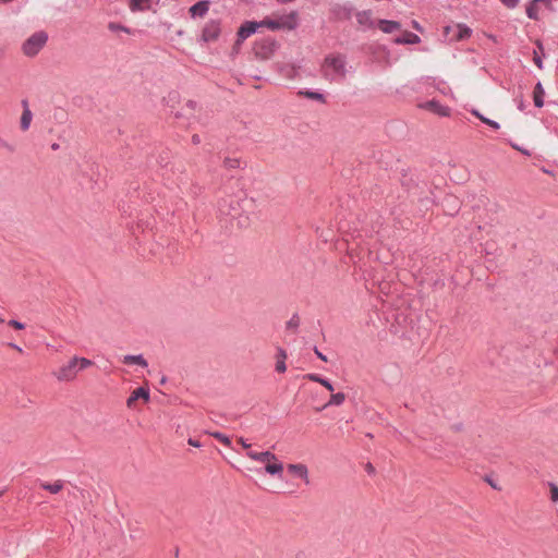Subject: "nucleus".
Here are the masks:
<instances>
[{"instance_id": "obj_1", "label": "nucleus", "mask_w": 558, "mask_h": 558, "mask_svg": "<svg viewBox=\"0 0 558 558\" xmlns=\"http://www.w3.org/2000/svg\"><path fill=\"white\" fill-rule=\"evenodd\" d=\"M92 365L93 361L86 357L74 356L54 372L53 375L59 381H71L76 377L78 371H83Z\"/></svg>"}, {"instance_id": "obj_2", "label": "nucleus", "mask_w": 558, "mask_h": 558, "mask_svg": "<svg viewBox=\"0 0 558 558\" xmlns=\"http://www.w3.org/2000/svg\"><path fill=\"white\" fill-rule=\"evenodd\" d=\"M246 199L241 195H227L218 203V210L221 215L236 218L242 210V204Z\"/></svg>"}, {"instance_id": "obj_3", "label": "nucleus", "mask_w": 558, "mask_h": 558, "mask_svg": "<svg viewBox=\"0 0 558 558\" xmlns=\"http://www.w3.org/2000/svg\"><path fill=\"white\" fill-rule=\"evenodd\" d=\"M279 44L272 37L256 40L253 46L254 56L259 60H269L278 50Z\"/></svg>"}, {"instance_id": "obj_4", "label": "nucleus", "mask_w": 558, "mask_h": 558, "mask_svg": "<svg viewBox=\"0 0 558 558\" xmlns=\"http://www.w3.org/2000/svg\"><path fill=\"white\" fill-rule=\"evenodd\" d=\"M48 40L46 32L40 31L34 33L22 46V50L27 57H35L44 48Z\"/></svg>"}, {"instance_id": "obj_5", "label": "nucleus", "mask_w": 558, "mask_h": 558, "mask_svg": "<svg viewBox=\"0 0 558 558\" xmlns=\"http://www.w3.org/2000/svg\"><path fill=\"white\" fill-rule=\"evenodd\" d=\"M220 35H221V21L218 19L209 20L203 26L197 41L201 44L215 43L219 39Z\"/></svg>"}, {"instance_id": "obj_6", "label": "nucleus", "mask_w": 558, "mask_h": 558, "mask_svg": "<svg viewBox=\"0 0 558 558\" xmlns=\"http://www.w3.org/2000/svg\"><path fill=\"white\" fill-rule=\"evenodd\" d=\"M354 7L351 3H333L330 7V19L337 22L349 21L354 14Z\"/></svg>"}, {"instance_id": "obj_7", "label": "nucleus", "mask_w": 558, "mask_h": 558, "mask_svg": "<svg viewBox=\"0 0 558 558\" xmlns=\"http://www.w3.org/2000/svg\"><path fill=\"white\" fill-rule=\"evenodd\" d=\"M345 64V58L341 54L329 56L325 59V65L330 68L337 76L342 78L347 74Z\"/></svg>"}, {"instance_id": "obj_8", "label": "nucleus", "mask_w": 558, "mask_h": 558, "mask_svg": "<svg viewBox=\"0 0 558 558\" xmlns=\"http://www.w3.org/2000/svg\"><path fill=\"white\" fill-rule=\"evenodd\" d=\"M260 28L257 21H245L236 32V45H241L246 38L255 34Z\"/></svg>"}, {"instance_id": "obj_9", "label": "nucleus", "mask_w": 558, "mask_h": 558, "mask_svg": "<svg viewBox=\"0 0 558 558\" xmlns=\"http://www.w3.org/2000/svg\"><path fill=\"white\" fill-rule=\"evenodd\" d=\"M277 22L279 31H294L299 26V14L296 11H291L288 14L280 15Z\"/></svg>"}, {"instance_id": "obj_10", "label": "nucleus", "mask_w": 558, "mask_h": 558, "mask_svg": "<svg viewBox=\"0 0 558 558\" xmlns=\"http://www.w3.org/2000/svg\"><path fill=\"white\" fill-rule=\"evenodd\" d=\"M371 10L360 11L355 14L356 22L362 31L372 29L375 27Z\"/></svg>"}, {"instance_id": "obj_11", "label": "nucleus", "mask_w": 558, "mask_h": 558, "mask_svg": "<svg viewBox=\"0 0 558 558\" xmlns=\"http://www.w3.org/2000/svg\"><path fill=\"white\" fill-rule=\"evenodd\" d=\"M210 1L209 0H201L193 4L189 12L191 16L194 17H204L209 11Z\"/></svg>"}, {"instance_id": "obj_12", "label": "nucleus", "mask_w": 558, "mask_h": 558, "mask_svg": "<svg viewBox=\"0 0 558 558\" xmlns=\"http://www.w3.org/2000/svg\"><path fill=\"white\" fill-rule=\"evenodd\" d=\"M288 472L302 478L306 485L310 484L308 478V469L305 464L296 463V464H288Z\"/></svg>"}, {"instance_id": "obj_13", "label": "nucleus", "mask_w": 558, "mask_h": 558, "mask_svg": "<svg viewBox=\"0 0 558 558\" xmlns=\"http://www.w3.org/2000/svg\"><path fill=\"white\" fill-rule=\"evenodd\" d=\"M138 399H143L145 402L149 401V390L144 387L136 388L126 400L129 408L133 407L134 402Z\"/></svg>"}, {"instance_id": "obj_14", "label": "nucleus", "mask_w": 558, "mask_h": 558, "mask_svg": "<svg viewBox=\"0 0 558 558\" xmlns=\"http://www.w3.org/2000/svg\"><path fill=\"white\" fill-rule=\"evenodd\" d=\"M541 3L548 4V0H531L527 3L525 12H526V15H527L529 19L534 20V21H537L539 19V15H538L539 8H538V5Z\"/></svg>"}, {"instance_id": "obj_15", "label": "nucleus", "mask_w": 558, "mask_h": 558, "mask_svg": "<svg viewBox=\"0 0 558 558\" xmlns=\"http://www.w3.org/2000/svg\"><path fill=\"white\" fill-rule=\"evenodd\" d=\"M22 106H23V112H22V117H21V129L23 131H26L29 129L33 114H32V111L29 110L28 101L26 99L22 100Z\"/></svg>"}, {"instance_id": "obj_16", "label": "nucleus", "mask_w": 558, "mask_h": 558, "mask_svg": "<svg viewBox=\"0 0 558 558\" xmlns=\"http://www.w3.org/2000/svg\"><path fill=\"white\" fill-rule=\"evenodd\" d=\"M287 352L283 348L278 347L277 353H276V372L282 374L287 371L286 360H287Z\"/></svg>"}, {"instance_id": "obj_17", "label": "nucleus", "mask_w": 558, "mask_h": 558, "mask_svg": "<svg viewBox=\"0 0 558 558\" xmlns=\"http://www.w3.org/2000/svg\"><path fill=\"white\" fill-rule=\"evenodd\" d=\"M379 29L385 34H391L395 31H398L401 27V24L397 21L391 20H379L378 21Z\"/></svg>"}, {"instance_id": "obj_18", "label": "nucleus", "mask_w": 558, "mask_h": 558, "mask_svg": "<svg viewBox=\"0 0 558 558\" xmlns=\"http://www.w3.org/2000/svg\"><path fill=\"white\" fill-rule=\"evenodd\" d=\"M544 96L545 90L543 85L541 82H537L533 90V101L536 108H542L544 106Z\"/></svg>"}, {"instance_id": "obj_19", "label": "nucleus", "mask_w": 558, "mask_h": 558, "mask_svg": "<svg viewBox=\"0 0 558 558\" xmlns=\"http://www.w3.org/2000/svg\"><path fill=\"white\" fill-rule=\"evenodd\" d=\"M40 487L50 494H58L63 489L64 481L57 480L53 483L40 482Z\"/></svg>"}, {"instance_id": "obj_20", "label": "nucleus", "mask_w": 558, "mask_h": 558, "mask_svg": "<svg viewBox=\"0 0 558 558\" xmlns=\"http://www.w3.org/2000/svg\"><path fill=\"white\" fill-rule=\"evenodd\" d=\"M245 166V161H243L239 157H225L223 158V167L228 170L241 169Z\"/></svg>"}, {"instance_id": "obj_21", "label": "nucleus", "mask_w": 558, "mask_h": 558, "mask_svg": "<svg viewBox=\"0 0 558 558\" xmlns=\"http://www.w3.org/2000/svg\"><path fill=\"white\" fill-rule=\"evenodd\" d=\"M426 107L432 109L435 113L441 116V117H447L449 116V111L450 109L447 107V106H444L441 105L439 101L437 100H430L426 104Z\"/></svg>"}, {"instance_id": "obj_22", "label": "nucleus", "mask_w": 558, "mask_h": 558, "mask_svg": "<svg viewBox=\"0 0 558 558\" xmlns=\"http://www.w3.org/2000/svg\"><path fill=\"white\" fill-rule=\"evenodd\" d=\"M122 362L128 365L137 364L142 367H147V365H148L147 361L144 359V356L142 354L124 355Z\"/></svg>"}, {"instance_id": "obj_23", "label": "nucleus", "mask_w": 558, "mask_h": 558, "mask_svg": "<svg viewBox=\"0 0 558 558\" xmlns=\"http://www.w3.org/2000/svg\"><path fill=\"white\" fill-rule=\"evenodd\" d=\"M305 378H307L311 381L318 383V384L323 385L329 391H333L332 384L328 379L322 377L318 374L310 373V374L305 375Z\"/></svg>"}, {"instance_id": "obj_24", "label": "nucleus", "mask_w": 558, "mask_h": 558, "mask_svg": "<svg viewBox=\"0 0 558 558\" xmlns=\"http://www.w3.org/2000/svg\"><path fill=\"white\" fill-rule=\"evenodd\" d=\"M278 71L289 80H293L298 75V69L292 64L278 65Z\"/></svg>"}, {"instance_id": "obj_25", "label": "nucleus", "mask_w": 558, "mask_h": 558, "mask_svg": "<svg viewBox=\"0 0 558 558\" xmlns=\"http://www.w3.org/2000/svg\"><path fill=\"white\" fill-rule=\"evenodd\" d=\"M397 44H417L421 41V38L411 32H405L401 37H398L395 40Z\"/></svg>"}, {"instance_id": "obj_26", "label": "nucleus", "mask_w": 558, "mask_h": 558, "mask_svg": "<svg viewBox=\"0 0 558 558\" xmlns=\"http://www.w3.org/2000/svg\"><path fill=\"white\" fill-rule=\"evenodd\" d=\"M283 470V464L281 462L275 461L274 463H268L265 466V471L270 475H281Z\"/></svg>"}, {"instance_id": "obj_27", "label": "nucleus", "mask_w": 558, "mask_h": 558, "mask_svg": "<svg viewBox=\"0 0 558 558\" xmlns=\"http://www.w3.org/2000/svg\"><path fill=\"white\" fill-rule=\"evenodd\" d=\"M345 400V395L343 392H337L331 395L329 401L325 404L324 408L330 407V405H341Z\"/></svg>"}, {"instance_id": "obj_28", "label": "nucleus", "mask_w": 558, "mask_h": 558, "mask_svg": "<svg viewBox=\"0 0 558 558\" xmlns=\"http://www.w3.org/2000/svg\"><path fill=\"white\" fill-rule=\"evenodd\" d=\"M150 0H130V9L132 11H142L148 8Z\"/></svg>"}, {"instance_id": "obj_29", "label": "nucleus", "mask_w": 558, "mask_h": 558, "mask_svg": "<svg viewBox=\"0 0 558 558\" xmlns=\"http://www.w3.org/2000/svg\"><path fill=\"white\" fill-rule=\"evenodd\" d=\"M258 24H260V27H267L271 31H279L277 19L265 17L264 20L259 21Z\"/></svg>"}, {"instance_id": "obj_30", "label": "nucleus", "mask_w": 558, "mask_h": 558, "mask_svg": "<svg viewBox=\"0 0 558 558\" xmlns=\"http://www.w3.org/2000/svg\"><path fill=\"white\" fill-rule=\"evenodd\" d=\"M256 461L258 462H266V461H277V457L275 453L270 451H263L258 453V457H256Z\"/></svg>"}, {"instance_id": "obj_31", "label": "nucleus", "mask_w": 558, "mask_h": 558, "mask_svg": "<svg viewBox=\"0 0 558 558\" xmlns=\"http://www.w3.org/2000/svg\"><path fill=\"white\" fill-rule=\"evenodd\" d=\"M300 326V317L296 313H294L291 318L287 322V329L298 330Z\"/></svg>"}, {"instance_id": "obj_32", "label": "nucleus", "mask_w": 558, "mask_h": 558, "mask_svg": "<svg viewBox=\"0 0 558 558\" xmlns=\"http://www.w3.org/2000/svg\"><path fill=\"white\" fill-rule=\"evenodd\" d=\"M210 436H213L215 439H217L227 447L231 445L230 438L220 432H213L210 433Z\"/></svg>"}, {"instance_id": "obj_33", "label": "nucleus", "mask_w": 558, "mask_h": 558, "mask_svg": "<svg viewBox=\"0 0 558 558\" xmlns=\"http://www.w3.org/2000/svg\"><path fill=\"white\" fill-rule=\"evenodd\" d=\"M548 486L550 489V500L553 502H558V486L553 482H549Z\"/></svg>"}, {"instance_id": "obj_34", "label": "nucleus", "mask_w": 558, "mask_h": 558, "mask_svg": "<svg viewBox=\"0 0 558 558\" xmlns=\"http://www.w3.org/2000/svg\"><path fill=\"white\" fill-rule=\"evenodd\" d=\"M108 27L112 32H120V31L121 32H125V33L130 32L128 27H125V26H123L121 24H118V23H113V22L109 23Z\"/></svg>"}, {"instance_id": "obj_35", "label": "nucleus", "mask_w": 558, "mask_h": 558, "mask_svg": "<svg viewBox=\"0 0 558 558\" xmlns=\"http://www.w3.org/2000/svg\"><path fill=\"white\" fill-rule=\"evenodd\" d=\"M484 124L490 126L492 129L494 130H499L500 129V124L495 121V120H492L489 118H486L485 116L483 117V119L481 120Z\"/></svg>"}, {"instance_id": "obj_36", "label": "nucleus", "mask_w": 558, "mask_h": 558, "mask_svg": "<svg viewBox=\"0 0 558 558\" xmlns=\"http://www.w3.org/2000/svg\"><path fill=\"white\" fill-rule=\"evenodd\" d=\"M306 97L311 98V99H315V100H318V101H322L324 102L325 101V96L320 93H317V92H306L305 93Z\"/></svg>"}, {"instance_id": "obj_37", "label": "nucleus", "mask_w": 558, "mask_h": 558, "mask_svg": "<svg viewBox=\"0 0 558 558\" xmlns=\"http://www.w3.org/2000/svg\"><path fill=\"white\" fill-rule=\"evenodd\" d=\"M500 2L508 9H514L518 7L520 0H500Z\"/></svg>"}, {"instance_id": "obj_38", "label": "nucleus", "mask_w": 558, "mask_h": 558, "mask_svg": "<svg viewBox=\"0 0 558 558\" xmlns=\"http://www.w3.org/2000/svg\"><path fill=\"white\" fill-rule=\"evenodd\" d=\"M471 36V29L466 26L460 27L459 39H464Z\"/></svg>"}, {"instance_id": "obj_39", "label": "nucleus", "mask_w": 558, "mask_h": 558, "mask_svg": "<svg viewBox=\"0 0 558 558\" xmlns=\"http://www.w3.org/2000/svg\"><path fill=\"white\" fill-rule=\"evenodd\" d=\"M8 324H9V326H11L17 330H22L25 328V325L16 319H11V320H9Z\"/></svg>"}, {"instance_id": "obj_40", "label": "nucleus", "mask_w": 558, "mask_h": 558, "mask_svg": "<svg viewBox=\"0 0 558 558\" xmlns=\"http://www.w3.org/2000/svg\"><path fill=\"white\" fill-rule=\"evenodd\" d=\"M533 61L535 63V65L538 68V69H543V60H542V57L537 53L536 50H534V58H533Z\"/></svg>"}, {"instance_id": "obj_41", "label": "nucleus", "mask_w": 558, "mask_h": 558, "mask_svg": "<svg viewBox=\"0 0 558 558\" xmlns=\"http://www.w3.org/2000/svg\"><path fill=\"white\" fill-rule=\"evenodd\" d=\"M0 148H4V149H7L9 151H14V146L9 144L8 142H5L1 137H0Z\"/></svg>"}, {"instance_id": "obj_42", "label": "nucleus", "mask_w": 558, "mask_h": 558, "mask_svg": "<svg viewBox=\"0 0 558 558\" xmlns=\"http://www.w3.org/2000/svg\"><path fill=\"white\" fill-rule=\"evenodd\" d=\"M314 352L320 361H323V362L328 361L327 356L323 352H320L317 347H314Z\"/></svg>"}, {"instance_id": "obj_43", "label": "nucleus", "mask_w": 558, "mask_h": 558, "mask_svg": "<svg viewBox=\"0 0 558 558\" xmlns=\"http://www.w3.org/2000/svg\"><path fill=\"white\" fill-rule=\"evenodd\" d=\"M365 471L369 474V475H374L376 470L374 468V465L371 463V462H367L365 464Z\"/></svg>"}, {"instance_id": "obj_44", "label": "nucleus", "mask_w": 558, "mask_h": 558, "mask_svg": "<svg viewBox=\"0 0 558 558\" xmlns=\"http://www.w3.org/2000/svg\"><path fill=\"white\" fill-rule=\"evenodd\" d=\"M187 442L190 446H193L195 448H199L202 446L201 442L194 438H189Z\"/></svg>"}, {"instance_id": "obj_45", "label": "nucleus", "mask_w": 558, "mask_h": 558, "mask_svg": "<svg viewBox=\"0 0 558 558\" xmlns=\"http://www.w3.org/2000/svg\"><path fill=\"white\" fill-rule=\"evenodd\" d=\"M239 442H240V444H241V446H242L243 448H245V449L251 448V444H248V442H247V440H246V439H244L243 437H240V438H239Z\"/></svg>"}, {"instance_id": "obj_46", "label": "nucleus", "mask_w": 558, "mask_h": 558, "mask_svg": "<svg viewBox=\"0 0 558 558\" xmlns=\"http://www.w3.org/2000/svg\"><path fill=\"white\" fill-rule=\"evenodd\" d=\"M258 453H259V452L248 450V451L246 452V456H247L250 459H252V460H255V461H256V457H258Z\"/></svg>"}, {"instance_id": "obj_47", "label": "nucleus", "mask_w": 558, "mask_h": 558, "mask_svg": "<svg viewBox=\"0 0 558 558\" xmlns=\"http://www.w3.org/2000/svg\"><path fill=\"white\" fill-rule=\"evenodd\" d=\"M192 143H193L194 145H198V144L201 143V136H199L198 134H194V135L192 136Z\"/></svg>"}, {"instance_id": "obj_48", "label": "nucleus", "mask_w": 558, "mask_h": 558, "mask_svg": "<svg viewBox=\"0 0 558 558\" xmlns=\"http://www.w3.org/2000/svg\"><path fill=\"white\" fill-rule=\"evenodd\" d=\"M471 113H472L473 116H475V117H476L477 119H480V120H482V119H483V117H484V116H483V114H482L477 109H473V110L471 111Z\"/></svg>"}, {"instance_id": "obj_49", "label": "nucleus", "mask_w": 558, "mask_h": 558, "mask_svg": "<svg viewBox=\"0 0 558 558\" xmlns=\"http://www.w3.org/2000/svg\"><path fill=\"white\" fill-rule=\"evenodd\" d=\"M9 347H11L12 349L16 350V351H17V352H20V353H22V352H23V349H22L20 345H17V344L13 343V342H10V343H9Z\"/></svg>"}, {"instance_id": "obj_50", "label": "nucleus", "mask_w": 558, "mask_h": 558, "mask_svg": "<svg viewBox=\"0 0 558 558\" xmlns=\"http://www.w3.org/2000/svg\"><path fill=\"white\" fill-rule=\"evenodd\" d=\"M536 47H537V48H538V50L543 53L544 46H543L542 41L537 40V41H536Z\"/></svg>"}, {"instance_id": "obj_51", "label": "nucleus", "mask_w": 558, "mask_h": 558, "mask_svg": "<svg viewBox=\"0 0 558 558\" xmlns=\"http://www.w3.org/2000/svg\"><path fill=\"white\" fill-rule=\"evenodd\" d=\"M187 106H189L191 109H194V108H195V106H196V102H195V101H193V100H189V101H187Z\"/></svg>"}, {"instance_id": "obj_52", "label": "nucleus", "mask_w": 558, "mask_h": 558, "mask_svg": "<svg viewBox=\"0 0 558 558\" xmlns=\"http://www.w3.org/2000/svg\"><path fill=\"white\" fill-rule=\"evenodd\" d=\"M518 108H519L520 110H524V102H523V100H521V101H520V104H519Z\"/></svg>"}, {"instance_id": "obj_53", "label": "nucleus", "mask_w": 558, "mask_h": 558, "mask_svg": "<svg viewBox=\"0 0 558 558\" xmlns=\"http://www.w3.org/2000/svg\"><path fill=\"white\" fill-rule=\"evenodd\" d=\"M513 147L520 150V148H519L518 146H513ZM521 151H522L523 154H525V155L530 156V153H529L527 150H523V149H521Z\"/></svg>"}, {"instance_id": "obj_54", "label": "nucleus", "mask_w": 558, "mask_h": 558, "mask_svg": "<svg viewBox=\"0 0 558 558\" xmlns=\"http://www.w3.org/2000/svg\"><path fill=\"white\" fill-rule=\"evenodd\" d=\"M51 148L54 149V150L58 149L59 148V144H57V143L52 144Z\"/></svg>"}, {"instance_id": "obj_55", "label": "nucleus", "mask_w": 558, "mask_h": 558, "mask_svg": "<svg viewBox=\"0 0 558 558\" xmlns=\"http://www.w3.org/2000/svg\"><path fill=\"white\" fill-rule=\"evenodd\" d=\"M165 383H166V377H162L161 384H165Z\"/></svg>"}, {"instance_id": "obj_56", "label": "nucleus", "mask_w": 558, "mask_h": 558, "mask_svg": "<svg viewBox=\"0 0 558 558\" xmlns=\"http://www.w3.org/2000/svg\"><path fill=\"white\" fill-rule=\"evenodd\" d=\"M3 322H4V319L0 317V323H3Z\"/></svg>"}]
</instances>
